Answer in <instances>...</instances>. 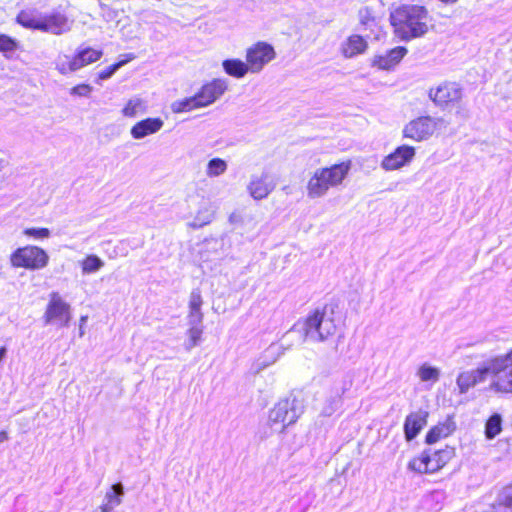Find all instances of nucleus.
I'll return each mask as SVG.
<instances>
[{"mask_svg": "<svg viewBox=\"0 0 512 512\" xmlns=\"http://www.w3.org/2000/svg\"><path fill=\"white\" fill-rule=\"evenodd\" d=\"M47 253L37 246H26L16 249L11 255L14 267H23L30 270H39L48 263Z\"/></svg>", "mask_w": 512, "mask_h": 512, "instance_id": "obj_7", "label": "nucleus"}, {"mask_svg": "<svg viewBox=\"0 0 512 512\" xmlns=\"http://www.w3.org/2000/svg\"><path fill=\"white\" fill-rule=\"evenodd\" d=\"M502 430V417L498 413L492 414L485 424V436L487 439L495 438Z\"/></svg>", "mask_w": 512, "mask_h": 512, "instance_id": "obj_29", "label": "nucleus"}, {"mask_svg": "<svg viewBox=\"0 0 512 512\" xmlns=\"http://www.w3.org/2000/svg\"><path fill=\"white\" fill-rule=\"evenodd\" d=\"M227 90V82L224 79H213L211 82L202 86L200 91L196 93L201 107H206L214 103Z\"/></svg>", "mask_w": 512, "mask_h": 512, "instance_id": "obj_13", "label": "nucleus"}, {"mask_svg": "<svg viewBox=\"0 0 512 512\" xmlns=\"http://www.w3.org/2000/svg\"><path fill=\"white\" fill-rule=\"evenodd\" d=\"M103 265V261L98 256L89 255L82 262V271L84 274H91L97 272Z\"/></svg>", "mask_w": 512, "mask_h": 512, "instance_id": "obj_35", "label": "nucleus"}, {"mask_svg": "<svg viewBox=\"0 0 512 512\" xmlns=\"http://www.w3.org/2000/svg\"><path fill=\"white\" fill-rule=\"evenodd\" d=\"M102 55V50H96L91 47H79L76 50L73 59L77 64L78 69H81L82 67L88 64L98 61L102 57Z\"/></svg>", "mask_w": 512, "mask_h": 512, "instance_id": "obj_23", "label": "nucleus"}, {"mask_svg": "<svg viewBox=\"0 0 512 512\" xmlns=\"http://www.w3.org/2000/svg\"><path fill=\"white\" fill-rule=\"evenodd\" d=\"M436 120L430 116H421L405 125L403 135L415 141L428 139L435 131Z\"/></svg>", "mask_w": 512, "mask_h": 512, "instance_id": "obj_11", "label": "nucleus"}, {"mask_svg": "<svg viewBox=\"0 0 512 512\" xmlns=\"http://www.w3.org/2000/svg\"><path fill=\"white\" fill-rule=\"evenodd\" d=\"M141 104V100L139 99L129 100L122 110L123 115L125 117H135L138 109L141 107Z\"/></svg>", "mask_w": 512, "mask_h": 512, "instance_id": "obj_42", "label": "nucleus"}, {"mask_svg": "<svg viewBox=\"0 0 512 512\" xmlns=\"http://www.w3.org/2000/svg\"><path fill=\"white\" fill-rule=\"evenodd\" d=\"M2 169V160H0V170Z\"/></svg>", "mask_w": 512, "mask_h": 512, "instance_id": "obj_49", "label": "nucleus"}, {"mask_svg": "<svg viewBox=\"0 0 512 512\" xmlns=\"http://www.w3.org/2000/svg\"><path fill=\"white\" fill-rule=\"evenodd\" d=\"M275 57L276 52L273 46L261 41L248 48L246 53V61L252 73L260 72Z\"/></svg>", "mask_w": 512, "mask_h": 512, "instance_id": "obj_10", "label": "nucleus"}, {"mask_svg": "<svg viewBox=\"0 0 512 512\" xmlns=\"http://www.w3.org/2000/svg\"><path fill=\"white\" fill-rule=\"evenodd\" d=\"M360 25L364 29H372L377 25V20L374 14V10L369 6H364L358 11Z\"/></svg>", "mask_w": 512, "mask_h": 512, "instance_id": "obj_32", "label": "nucleus"}, {"mask_svg": "<svg viewBox=\"0 0 512 512\" xmlns=\"http://www.w3.org/2000/svg\"><path fill=\"white\" fill-rule=\"evenodd\" d=\"M227 170V163L221 158H212L207 164L206 173L209 177H217Z\"/></svg>", "mask_w": 512, "mask_h": 512, "instance_id": "obj_34", "label": "nucleus"}, {"mask_svg": "<svg viewBox=\"0 0 512 512\" xmlns=\"http://www.w3.org/2000/svg\"><path fill=\"white\" fill-rule=\"evenodd\" d=\"M455 456V449L446 446L444 449L433 451L425 449L419 457L411 459L408 469L420 474H431L443 468Z\"/></svg>", "mask_w": 512, "mask_h": 512, "instance_id": "obj_5", "label": "nucleus"}, {"mask_svg": "<svg viewBox=\"0 0 512 512\" xmlns=\"http://www.w3.org/2000/svg\"><path fill=\"white\" fill-rule=\"evenodd\" d=\"M429 413L425 410H418L406 416L403 431L407 442L414 440L427 425Z\"/></svg>", "mask_w": 512, "mask_h": 512, "instance_id": "obj_14", "label": "nucleus"}, {"mask_svg": "<svg viewBox=\"0 0 512 512\" xmlns=\"http://www.w3.org/2000/svg\"><path fill=\"white\" fill-rule=\"evenodd\" d=\"M163 125L164 122L161 118L149 117L137 122L134 126H132L130 133L134 139L139 140L158 132L163 127Z\"/></svg>", "mask_w": 512, "mask_h": 512, "instance_id": "obj_17", "label": "nucleus"}, {"mask_svg": "<svg viewBox=\"0 0 512 512\" xmlns=\"http://www.w3.org/2000/svg\"><path fill=\"white\" fill-rule=\"evenodd\" d=\"M100 7L102 10H107L108 11V19L111 20L115 17V15H112L114 14V12L105 4L103 3H100Z\"/></svg>", "mask_w": 512, "mask_h": 512, "instance_id": "obj_44", "label": "nucleus"}, {"mask_svg": "<svg viewBox=\"0 0 512 512\" xmlns=\"http://www.w3.org/2000/svg\"><path fill=\"white\" fill-rule=\"evenodd\" d=\"M123 495L124 487L122 483L118 482L112 485L111 489L105 495L107 503L102 506V511L112 512L113 509L121 503V498Z\"/></svg>", "mask_w": 512, "mask_h": 512, "instance_id": "obj_27", "label": "nucleus"}, {"mask_svg": "<svg viewBox=\"0 0 512 512\" xmlns=\"http://www.w3.org/2000/svg\"><path fill=\"white\" fill-rule=\"evenodd\" d=\"M407 52L406 47L397 46L387 51L385 55L376 56L373 60V65L382 70H390L400 63Z\"/></svg>", "mask_w": 512, "mask_h": 512, "instance_id": "obj_18", "label": "nucleus"}, {"mask_svg": "<svg viewBox=\"0 0 512 512\" xmlns=\"http://www.w3.org/2000/svg\"><path fill=\"white\" fill-rule=\"evenodd\" d=\"M367 41L360 35H352L342 45V53L346 58H353L366 51Z\"/></svg>", "mask_w": 512, "mask_h": 512, "instance_id": "obj_22", "label": "nucleus"}, {"mask_svg": "<svg viewBox=\"0 0 512 512\" xmlns=\"http://www.w3.org/2000/svg\"><path fill=\"white\" fill-rule=\"evenodd\" d=\"M428 96L437 107L445 109L462 99L463 90L458 83L446 81L436 88L429 89Z\"/></svg>", "mask_w": 512, "mask_h": 512, "instance_id": "obj_9", "label": "nucleus"}, {"mask_svg": "<svg viewBox=\"0 0 512 512\" xmlns=\"http://www.w3.org/2000/svg\"><path fill=\"white\" fill-rule=\"evenodd\" d=\"M203 300L199 289H193L189 299V323L202 324L203 314L201 312Z\"/></svg>", "mask_w": 512, "mask_h": 512, "instance_id": "obj_24", "label": "nucleus"}, {"mask_svg": "<svg viewBox=\"0 0 512 512\" xmlns=\"http://www.w3.org/2000/svg\"><path fill=\"white\" fill-rule=\"evenodd\" d=\"M42 16L43 13L36 9L21 10L16 16V22L26 29L42 32Z\"/></svg>", "mask_w": 512, "mask_h": 512, "instance_id": "obj_21", "label": "nucleus"}, {"mask_svg": "<svg viewBox=\"0 0 512 512\" xmlns=\"http://www.w3.org/2000/svg\"><path fill=\"white\" fill-rule=\"evenodd\" d=\"M350 381H343L340 386H335L332 394L327 398L321 414L329 417L333 415L342 405V395L349 389Z\"/></svg>", "mask_w": 512, "mask_h": 512, "instance_id": "obj_20", "label": "nucleus"}, {"mask_svg": "<svg viewBox=\"0 0 512 512\" xmlns=\"http://www.w3.org/2000/svg\"><path fill=\"white\" fill-rule=\"evenodd\" d=\"M339 300L332 299L322 308L315 309L305 320L297 321L286 335L298 333L302 341L323 342L335 334V316L339 313Z\"/></svg>", "mask_w": 512, "mask_h": 512, "instance_id": "obj_2", "label": "nucleus"}, {"mask_svg": "<svg viewBox=\"0 0 512 512\" xmlns=\"http://www.w3.org/2000/svg\"><path fill=\"white\" fill-rule=\"evenodd\" d=\"M415 156V149L412 146L401 145L392 153L384 157L381 167L386 171L399 169L409 164Z\"/></svg>", "mask_w": 512, "mask_h": 512, "instance_id": "obj_12", "label": "nucleus"}, {"mask_svg": "<svg viewBox=\"0 0 512 512\" xmlns=\"http://www.w3.org/2000/svg\"><path fill=\"white\" fill-rule=\"evenodd\" d=\"M7 353L6 347H0V362L5 358Z\"/></svg>", "mask_w": 512, "mask_h": 512, "instance_id": "obj_46", "label": "nucleus"}, {"mask_svg": "<svg viewBox=\"0 0 512 512\" xmlns=\"http://www.w3.org/2000/svg\"><path fill=\"white\" fill-rule=\"evenodd\" d=\"M79 334H80V337H82L84 335L83 326H81V325L79 328Z\"/></svg>", "mask_w": 512, "mask_h": 512, "instance_id": "obj_48", "label": "nucleus"}, {"mask_svg": "<svg viewBox=\"0 0 512 512\" xmlns=\"http://www.w3.org/2000/svg\"><path fill=\"white\" fill-rule=\"evenodd\" d=\"M87 318H88L87 316H81V318H80V325L81 326H83L86 323Z\"/></svg>", "mask_w": 512, "mask_h": 512, "instance_id": "obj_47", "label": "nucleus"}, {"mask_svg": "<svg viewBox=\"0 0 512 512\" xmlns=\"http://www.w3.org/2000/svg\"><path fill=\"white\" fill-rule=\"evenodd\" d=\"M429 13L424 6L402 5L390 14L395 35L402 41H410L428 32Z\"/></svg>", "mask_w": 512, "mask_h": 512, "instance_id": "obj_3", "label": "nucleus"}, {"mask_svg": "<svg viewBox=\"0 0 512 512\" xmlns=\"http://www.w3.org/2000/svg\"><path fill=\"white\" fill-rule=\"evenodd\" d=\"M56 68L63 75L79 70L73 57L70 58L67 55H65L63 58H59L56 63Z\"/></svg>", "mask_w": 512, "mask_h": 512, "instance_id": "obj_38", "label": "nucleus"}, {"mask_svg": "<svg viewBox=\"0 0 512 512\" xmlns=\"http://www.w3.org/2000/svg\"><path fill=\"white\" fill-rule=\"evenodd\" d=\"M92 91V87L89 85V84H78L76 86H74L71 91H70V94L71 95H74V96H80V97H88L89 94L91 93Z\"/></svg>", "mask_w": 512, "mask_h": 512, "instance_id": "obj_43", "label": "nucleus"}, {"mask_svg": "<svg viewBox=\"0 0 512 512\" xmlns=\"http://www.w3.org/2000/svg\"><path fill=\"white\" fill-rule=\"evenodd\" d=\"M24 234L26 236L33 237L35 239H44V238H48L51 233H50V230L48 228L32 227V228L25 229L24 230Z\"/></svg>", "mask_w": 512, "mask_h": 512, "instance_id": "obj_41", "label": "nucleus"}, {"mask_svg": "<svg viewBox=\"0 0 512 512\" xmlns=\"http://www.w3.org/2000/svg\"><path fill=\"white\" fill-rule=\"evenodd\" d=\"M491 378L489 390L512 393V349L502 355L487 358L475 369L459 373L456 384L460 394Z\"/></svg>", "mask_w": 512, "mask_h": 512, "instance_id": "obj_1", "label": "nucleus"}, {"mask_svg": "<svg viewBox=\"0 0 512 512\" xmlns=\"http://www.w3.org/2000/svg\"><path fill=\"white\" fill-rule=\"evenodd\" d=\"M222 67L226 74L235 78H243L250 71L247 62L236 58L224 60Z\"/></svg>", "mask_w": 512, "mask_h": 512, "instance_id": "obj_25", "label": "nucleus"}, {"mask_svg": "<svg viewBox=\"0 0 512 512\" xmlns=\"http://www.w3.org/2000/svg\"><path fill=\"white\" fill-rule=\"evenodd\" d=\"M71 318L70 304L65 302L58 293L53 292L43 315L44 324H55L59 328H67Z\"/></svg>", "mask_w": 512, "mask_h": 512, "instance_id": "obj_8", "label": "nucleus"}, {"mask_svg": "<svg viewBox=\"0 0 512 512\" xmlns=\"http://www.w3.org/2000/svg\"><path fill=\"white\" fill-rule=\"evenodd\" d=\"M491 512H512V484L505 486L491 505Z\"/></svg>", "mask_w": 512, "mask_h": 512, "instance_id": "obj_26", "label": "nucleus"}, {"mask_svg": "<svg viewBox=\"0 0 512 512\" xmlns=\"http://www.w3.org/2000/svg\"><path fill=\"white\" fill-rule=\"evenodd\" d=\"M42 32L61 35L70 30L69 20L61 12L54 11L42 16Z\"/></svg>", "mask_w": 512, "mask_h": 512, "instance_id": "obj_15", "label": "nucleus"}, {"mask_svg": "<svg viewBox=\"0 0 512 512\" xmlns=\"http://www.w3.org/2000/svg\"><path fill=\"white\" fill-rule=\"evenodd\" d=\"M456 430V423L453 416H448L444 422L438 423L429 429L425 436V443L432 445L441 438H446Z\"/></svg>", "mask_w": 512, "mask_h": 512, "instance_id": "obj_19", "label": "nucleus"}, {"mask_svg": "<svg viewBox=\"0 0 512 512\" xmlns=\"http://www.w3.org/2000/svg\"><path fill=\"white\" fill-rule=\"evenodd\" d=\"M213 219V211L208 208L199 210L193 221L191 222V226L193 228H201L204 225L209 224Z\"/></svg>", "mask_w": 512, "mask_h": 512, "instance_id": "obj_39", "label": "nucleus"}, {"mask_svg": "<svg viewBox=\"0 0 512 512\" xmlns=\"http://www.w3.org/2000/svg\"><path fill=\"white\" fill-rule=\"evenodd\" d=\"M304 402L293 393L279 400L269 411L268 421L272 424H282V431L297 422L304 413Z\"/></svg>", "mask_w": 512, "mask_h": 512, "instance_id": "obj_6", "label": "nucleus"}, {"mask_svg": "<svg viewBox=\"0 0 512 512\" xmlns=\"http://www.w3.org/2000/svg\"><path fill=\"white\" fill-rule=\"evenodd\" d=\"M8 440V434L6 431H0V444Z\"/></svg>", "mask_w": 512, "mask_h": 512, "instance_id": "obj_45", "label": "nucleus"}, {"mask_svg": "<svg viewBox=\"0 0 512 512\" xmlns=\"http://www.w3.org/2000/svg\"><path fill=\"white\" fill-rule=\"evenodd\" d=\"M18 49H20V43L16 39L6 34H0V52L6 58H12Z\"/></svg>", "mask_w": 512, "mask_h": 512, "instance_id": "obj_31", "label": "nucleus"}, {"mask_svg": "<svg viewBox=\"0 0 512 512\" xmlns=\"http://www.w3.org/2000/svg\"><path fill=\"white\" fill-rule=\"evenodd\" d=\"M274 188L275 182L266 172L262 173L260 177L253 176L248 186L251 196L256 200L266 198Z\"/></svg>", "mask_w": 512, "mask_h": 512, "instance_id": "obj_16", "label": "nucleus"}, {"mask_svg": "<svg viewBox=\"0 0 512 512\" xmlns=\"http://www.w3.org/2000/svg\"><path fill=\"white\" fill-rule=\"evenodd\" d=\"M128 57V59L126 60H121L119 62H116L108 67H106L105 69H103L102 71H100L98 73V80L100 81H104V80H107L109 78H111L117 71L120 67H122L123 65H125L129 60L133 59L134 58V55L133 54H127L126 55Z\"/></svg>", "mask_w": 512, "mask_h": 512, "instance_id": "obj_37", "label": "nucleus"}, {"mask_svg": "<svg viewBox=\"0 0 512 512\" xmlns=\"http://www.w3.org/2000/svg\"><path fill=\"white\" fill-rule=\"evenodd\" d=\"M443 499V493L440 491H434L424 498V504L428 506L431 512L439 511L441 506V500Z\"/></svg>", "mask_w": 512, "mask_h": 512, "instance_id": "obj_40", "label": "nucleus"}, {"mask_svg": "<svg viewBox=\"0 0 512 512\" xmlns=\"http://www.w3.org/2000/svg\"><path fill=\"white\" fill-rule=\"evenodd\" d=\"M200 107H201V105L198 101L196 94L191 97H186L184 99L174 101L171 104V110L174 113L188 112L195 108H200Z\"/></svg>", "mask_w": 512, "mask_h": 512, "instance_id": "obj_28", "label": "nucleus"}, {"mask_svg": "<svg viewBox=\"0 0 512 512\" xmlns=\"http://www.w3.org/2000/svg\"><path fill=\"white\" fill-rule=\"evenodd\" d=\"M283 353L282 345L272 343L263 353L262 364L264 367L273 364Z\"/></svg>", "mask_w": 512, "mask_h": 512, "instance_id": "obj_33", "label": "nucleus"}, {"mask_svg": "<svg viewBox=\"0 0 512 512\" xmlns=\"http://www.w3.org/2000/svg\"><path fill=\"white\" fill-rule=\"evenodd\" d=\"M350 166V162H342L316 171L308 183L309 195L312 197L322 196L330 186L340 184L348 174Z\"/></svg>", "mask_w": 512, "mask_h": 512, "instance_id": "obj_4", "label": "nucleus"}, {"mask_svg": "<svg viewBox=\"0 0 512 512\" xmlns=\"http://www.w3.org/2000/svg\"><path fill=\"white\" fill-rule=\"evenodd\" d=\"M190 328L187 331L188 339L185 341L184 346L185 349L190 351L192 348L196 347L201 342V336L203 333L202 325L196 323H189Z\"/></svg>", "mask_w": 512, "mask_h": 512, "instance_id": "obj_30", "label": "nucleus"}, {"mask_svg": "<svg viewBox=\"0 0 512 512\" xmlns=\"http://www.w3.org/2000/svg\"><path fill=\"white\" fill-rule=\"evenodd\" d=\"M418 375H419L420 379L424 382H426V381L436 382V381H438V379L440 377V371L438 368L425 363L422 366H420V368L418 370Z\"/></svg>", "mask_w": 512, "mask_h": 512, "instance_id": "obj_36", "label": "nucleus"}]
</instances>
